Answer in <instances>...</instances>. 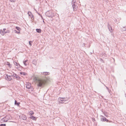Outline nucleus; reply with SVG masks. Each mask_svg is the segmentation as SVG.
<instances>
[{
	"label": "nucleus",
	"mask_w": 126,
	"mask_h": 126,
	"mask_svg": "<svg viewBox=\"0 0 126 126\" xmlns=\"http://www.w3.org/2000/svg\"><path fill=\"white\" fill-rule=\"evenodd\" d=\"M72 6L73 8L74 11H75L77 10V6H76L75 4H73V5H72Z\"/></svg>",
	"instance_id": "nucleus-10"
},
{
	"label": "nucleus",
	"mask_w": 126,
	"mask_h": 126,
	"mask_svg": "<svg viewBox=\"0 0 126 126\" xmlns=\"http://www.w3.org/2000/svg\"><path fill=\"white\" fill-rule=\"evenodd\" d=\"M27 61L28 60H25L24 61H23V63L25 66H27V64L26 63V62H27Z\"/></svg>",
	"instance_id": "nucleus-18"
},
{
	"label": "nucleus",
	"mask_w": 126,
	"mask_h": 126,
	"mask_svg": "<svg viewBox=\"0 0 126 126\" xmlns=\"http://www.w3.org/2000/svg\"><path fill=\"white\" fill-rule=\"evenodd\" d=\"M6 29L5 28L3 29V30H0V33L2 35H4L5 34L9 33L10 32V31L8 30H7L6 31H5Z\"/></svg>",
	"instance_id": "nucleus-3"
},
{
	"label": "nucleus",
	"mask_w": 126,
	"mask_h": 126,
	"mask_svg": "<svg viewBox=\"0 0 126 126\" xmlns=\"http://www.w3.org/2000/svg\"><path fill=\"white\" fill-rule=\"evenodd\" d=\"M6 64L7 65H8L9 67L10 68L11 67H12L11 65L10 64V63L9 62H7V63Z\"/></svg>",
	"instance_id": "nucleus-22"
},
{
	"label": "nucleus",
	"mask_w": 126,
	"mask_h": 126,
	"mask_svg": "<svg viewBox=\"0 0 126 126\" xmlns=\"http://www.w3.org/2000/svg\"><path fill=\"white\" fill-rule=\"evenodd\" d=\"M106 88H107V89H108H108H109L108 88V87H107V86H106Z\"/></svg>",
	"instance_id": "nucleus-33"
},
{
	"label": "nucleus",
	"mask_w": 126,
	"mask_h": 126,
	"mask_svg": "<svg viewBox=\"0 0 126 126\" xmlns=\"http://www.w3.org/2000/svg\"><path fill=\"white\" fill-rule=\"evenodd\" d=\"M41 73L42 74L44 75H47L49 74V72H43L42 73L41 72Z\"/></svg>",
	"instance_id": "nucleus-11"
},
{
	"label": "nucleus",
	"mask_w": 126,
	"mask_h": 126,
	"mask_svg": "<svg viewBox=\"0 0 126 126\" xmlns=\"http://www.w3.org/2000/svg\"><path fill=\"white\" fill-rule=\"evenodd\" d=\"M125 96L126 97V93L125 94Z\"/></svg>",
	"instance_id": "nucleus-36"
},
{
	"label": "nucleus",
	"mask_w": 126,
	"mask_h": 126,
	"mask_svg": "<svg viewBox=\"0 0 126 126\" xmlns=\"http://www.w3.org/2000/svg\"><path fill=\"white\" fill-rule=\"evenodd\" d=\"M20 74L21 75H23L24 76H25L26 75V73L24 72H20Z\"/></svg>",
	"instance_id": "nucleus-23"
},
{
	"label": "nucleus",
	"mask_w": 126,
	"mask_h": 126,
	"mask_svg": "<svg viewBox=\"0 0 126 126\" xmlns=\"http://www.w3.org/2000/svg\"><path fill=\"white\" fill-rule=\"evenodd\" d=\"M36 84L37 86L41 88L44 87L46 85L47 80L46 79H36Z\"/></svg>",
	"instance_id": "nucleus-1"
},
{
	"label": "nucleus",
	"mask_w": 126,
	"mask_h": 126,
	"mask_svg": "<svg viewBox=\"0 0 126 126\" xmlns=\"http://www.w3.org/2000/svg\"><path fill=\"white\" fill-rule=\"evenodd\" d=\"M37 62L36 60H34L32 61V63L33 64L35 65L36 64Z\"/></svg>",
	"instance_id": "nucleus-19"
},
{
	"label": "nucleus",
	"mask_w": 126,
	"mask_h": 126,
	"mask_svg": "<svg viewBox=\"0 0 126 126\" xmlns=\"http://www.w3.org/2000/svg\"><path fill=\"white\" fill-rule=\"evenodd\" d=\"M76 2V1L72 2V5H73V4H75V3Z\"/></svg>",
	"instance_id": "nucleus-28"
},
{
	"label": "nucleus",
	"mask_w": 126,
	"mask_h": 126,
	"mask_svg": "<svg viewBox=\"0 0 126 126\" xmlns=\"http://www.w3.org/2000/svg\"><path fill=\"white\" fill-rule=\"evenodd\" d=\"M101 121H106L108 122V120L104 116H102V118H101Z\"/></svg>",
	"instance_id": "nucleus-7"
},
{
	"label": "nucleus",
	"mask_w": 126,
	"mask_h": 126,
	"mask_svg": "<svg viewBox=\"0 0 126 126\" xmlns=\"http://www.w3.org/2000/svg\"><path fill=\"white\" fill-rule=\"evenodd\" d=\"M20 104L19 102H18L16 100H15V105H16L17 106H19V104Z\"/></svg>",
	"instance_id": "nucleus-13"
},
{
	"label": "nucleus",
	"mask_w": 126,
	"mask_h": 126,
	"mask_svg": "<svg viewBox=\"0 0 126 126\" xmlns=\"http://www.w3.org/2000/svg\"><path fill=\"white\" fill-rule=\"evenodd\" d=\"M30 16V17H31V19H32V18L33 17H32V16Z\"/></svg>",
	"instance_id": "nucleus-30"
},
{
	"label": "nucleus",
	"mask_w": 126,
	"mask_h": 126,
	"mask_svg": "<svg viewBox=\"0 0 126 126\" xmlns=\"http://www.w3.org/2000/svg\"><path fill=\"white\" fill-rule=\"evenodd\" d=\"M30 118L31 119L34 120L36 121V117L33 115H32L31 117H30Z\"/></svg>",
	"instance_id": "nucleus-12"
},
{
	"label": "nucleus",
	"mask_w": 126,
	"mask_h": 126,
	"mask_svg": "<svg viewBox=\"0 0 126 126\" xmlns=\"http://www.w3.org/2000/svg\"><path fill=\"white\" fill-rule=\"evenodd\" d=\"M28 14L29 16H31L32 17H33V15H32V14L31 13V12H28Z\"/></svg>",
	"instance_id": "nucleus-21"
},
{
	"label": "nucleus",
	"mask_w": 126,
	"mask_h": 126,
	"mask_svg": "<svg viewBox=\"0 0 126 126\" xmlns=\"http://www.w3.org/2000/svg\"><path fill=\"white\" fill-rule=\"evenodd\" d=\"M32 41H29V44L30 46H31L32 45V44H31V43H32Z\"/></svg>",
	"instance_id": "nucleus-27"
},
{
	"label": "nucleus",
	"mask_w": 126,
	"mask_h": 126,
	"mask_svg": "<svg viewBox=\"0 0 126 126\" xmlns=\"http://www.w3.org/2000/svg\"><path fill=\"white\" fill-rule=\"evenodd\" d=\"M107 27L109 29V31H110L111 32V31H110V28L111 27V26L110 25V24L109 23H108V24Z\"/></svg>",
	"instance_id": "nucleus-20"
},
{
	"label": "nucleus",
	"mask_w": 126,
	"mask_h": 126,
	"mask_svg": "<svg viewBox=\"0 0 126 126\" xmlns=\"http://www.w3.org/2000/svg\"><path fill=\"white\" fill-rule=\"evenodd\" d=\"M21 119L23 120H26L27 119V117L26 115H21Z\"/></svg>",
	"instance_id": "nucleus-9"
},
{
	"label": "nucleus",
	"mask_w": 126,
	"mask_h": 126,
	"mask_svg": "<svg viewBox=\"0 0 126 126\" xmlns=\"http://www.w3.org/2000/svg\"><path fill=\"white\" fill-rule=\"evenodd\" d=\"M110 28L111 30H112V28H111V27Z\"/></svg>",
	"instance_id": "nucleus-34"
},
{
	"label": "nucleus",
	"mask_w": 126,
	"mask_h": 126,
	"mask_svg": "<svg viewBox=\"0 0 126 126\" xmlns=\"http://www.w3.org/2000/svg\"><path fill=\"white\" fill-rule=\"evenodd\" d=\"M100 61H101L102 62H103V63H104V61L102 59H100Z\"/></svg>",
	"instance_id": "nucleus-29"
},
{
	"label": "nucleus",
	"mask_w": 126,
	"mask_h": 126,
	"mask_svg": "<svg viewBox=\"0 0 126 126\" xmlns=\"http://www.w3.org/2000/svg\"><path fill=\"white\" fill-rule=\"evenodd\" d=\"M31 84H27L26 88H27L30 89L31 87Z\"/></svg>",
	"instance_id": "nucleus-15"
},
{
	"label": "nucleus",
	"mask_w": 126,
	"mask_h": 126,
	"mask_svg": "<svg viewBox=\"0 0 126 126\" xmlns=\"http://www.w3.org/2000/svg\"><path fill=\"white\" fill-rule=\"evenodd\" d=\"M14 32L16 33H17V34H19L20 33V32H19V31H17L16 30H14Z\"/></svg>",
	"instance_id": "nucleus-25"
},
{
	"label": "nucleus",
	"mask_w": 126,
	"mask_h": 126,
	"mask_svg": "<svg viewBox=\"0 0 126 126\" xmlns=\"http://www.w3.org/2000/svg\"><path fill=\"white\" fill-rule=\"evenodd\" d=\"M106 2H107L108 1V0H106Z\"/></svg>",
	"instance_id": "nucleus-32"
},
{
	"label": "nucleus",
	"mask_w": 126,
	"mask_h": 126,
	"mask_svg": "<svg viewBox=\"0 0 126 126\" xmlns=\"http://www.w3.org/2000/svg\"><path fill=\"white\" fill-rule=\"evenodd\" d=\"M65 98H60V100H59V101L60 103L66 104L67 103V101L68 99H64Z\"/></svg>",
	"instance_id": "nucleus-4"
},
{
	"label": "nucleus",
	"mask_w": 126,
	"mask_h": 126,
	"mask_svg": "<svg viewBox=\"0 0 126 126\" xmlns=\"http://www.w3.org/2000/svg\"><path fill=\"white\" fill-rule=\"evenodd\" d=\"M37 13L38 14H39V15H40V14H39V13Z\"/></svg>",
	"instance_id": "nucleus-35"
},
{
	"label": "nucleus",
	"mask_w": 126,
	"mask_h": 126,
	"mask_svg": "<svg viewBox=\"0 0 126 126\" xmlns=\"http://www.w3.org/2000/svg\"><path fill=\"white\" fill-rule=\"evenodd\" d=\"M36 30L37 32L39 33H40L41 32V30L40 29H37Z\"/></svg>",
	"instance_id": "nucleus-16"
},
{
	"label": "nucleus",
	"mask_w": 126,
	"mask_h": 126,
	"mask_svg": "<svg viewBox=\"0 0 126 126\" xmlns=\"http://www.w3.org/2000/svg\"><path fill=\"white\" fill-rule=\"evenodd\" d=\"M34 113L33 111H31L29 112V115L32 116V115Z\"/></svg>",
	"instance_id": "nucleus-17"
},
{
	"label": "nucleus",
	"mask_w": 126,
	"mask_h": 126,
	"mask_svg": "<svg viewBox=\"0 0 126 126\" xmlns=\"http://www.w3.org/2000/svg\"><path fill=\"white\" fill-rule=\"evenodd\" d=\"M99 80H100V82H101L100 80V79H99Z\"/></svg>",
	"instance_id": "nucleus-37"
},
{
	"label": "nucleus",
	"mask_w": 126,
	"mask_h": 126,
	"mask_svg": "<svg viewBox=\"0 0 126 126\" xmlns=\"http://www.w3.org/2000/svg\"><path fill=\"white\" fill-rule=\"evenodd\" d=\"M7 77H5L6 79L8 81H10L11 79V75L9 76L7 75H6Z\"/></svg>",
	"instance_id": "nucleus-6"
},
{
	"label": "nucleus",
	"mask_w": 126,
	"mask_h": 126,
	"mask_svg": "<svg viewBox=\"0 0 126 126\" xmlns=\"http://www.w3.org/2000/svg\"><path fill=\"white\" fill-rule=\"evenodd\" d=\"M45 15L49 17H52L54 16L53 12L51 11H47L45 13Z\"/></svg>",
	"instance_id": "nucleus-2"
},
{
	"label": "nucleus",
	"mask_w": 126,
	"mask_h": 126,
	"mask_svg": "<svg viewBox=\"0 0 126 126\" xmlns=\"http://www.w3.org/2000/svg\"><path fill=\"white\" fill-rule=\"evenodd\" d=\"M11 76L15 78L17 80H19L20 79V77L14 73H13V74H12Z\"/></svg>",
	"instance_id": "nucleus-5"
},
{
	"label": "nucleus",
	"mask_w": 126,
	"mask_h": 126,
	"mask_svg": "<svg viewBox=\"0 0 126 126\" xmlns=\"http://www.w3.org/2000/svg\"><path fill=\"white\" fill-rule=\"evenodd\" d=\"M7 116H6L5 117L3 118L2 119L1 121V123L3 122H7L8 120V119H6Z\"/></svg>",
	"instance_id": "nucleus-8"
},
{
	"label": "nucleus",
	"mask_w": 126,
	"mask_h": 126,
	"mask_svg": "<svg viewBox=\"0 0 126 126\" xmlns=\"http://www.w3.org/2000/svg\"><path fill=\"white\" fill-rule=\"evenodd\" d=\"M74 1H76V0H72V2Z\"/></svg>",
	"instance_id": "nucleus-31"
},
{
	"label": "nucleus",
	"mask_w": 126,
	"mask_h": 126,
	"mask_svg": "<svg viewBox=\"0 0 126 126\" xmlns=\"http://www.w3.org/2000/svg\"><path fill=\"white\" fill-rule=\"evenodd\" d=\"M16 29L18 31L20 32V30L21 29L19 27H16Z\"/></svg>",
	"instance_id": "nucleus-24"
},
{
	"label": "nucleus",
	"mask_w": 126,
	"mask_h": 126,
	"mask_svg": "<svg viewBox=\"0 0 126 126\" xmlns=\"http://www.w3.org/2000/svg\"><path fill=\"white\" fill-rule=\"evenodd\" d=\"M0 126H6L5 124H0Z\"/></svg>",
	"instance_id": "nucleus-26"
},
{
	"label": "nucleus",
	"mask_w": 126,
	"mask_h": 126,
	"mask_svg": "<svg viewBox=\"0 0 126 126\" xmlns=\"http://www.w3.org/2000/svg\"><path fill=\"white\" fill-rule=\"evenodd\" d=\"M14 64L15 65H16V66H18V67L21 66L19 64V63H17L16 62H15V61H14Z\"/></svg>",
	"instance_id": "nucleus-14"
}]
</instances>
